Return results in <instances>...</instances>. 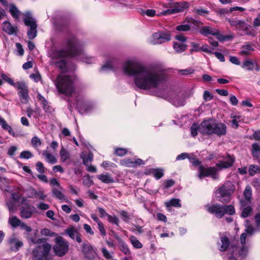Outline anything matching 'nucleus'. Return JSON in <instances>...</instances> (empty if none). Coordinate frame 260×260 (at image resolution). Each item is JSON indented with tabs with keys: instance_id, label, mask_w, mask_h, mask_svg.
<instances>
[{
	"instance_id": "nucleus-1",
	"label": "nucleus",
	"mask_w": 260,
	"mask_h": 260,
	"mask_svg": "<svg viewBox=\"0 0 260 260\" xmlns=\"http://www.w3.org/2000/svg\"><path fill=\"white\" fill-rule=\"evenodd\" d=\"M122 70L124 75L133 78L135 86L142 90L150 91L154 95L168 100L176 107L183 106L191 93L177 94L161 87L165 80V74L157 67L144 65L136 57L126 59Z\"/></svg>"
},
{
	"instance_id": "nucleus-2",
	"label": "nucleus",
	"mask_w": 260,
	"mask_h": 260,
	"mask_svg": "<svg viewBox=\"0 0 260 260\" xmlns=\"http://www.w3.org/2000/svg\"><path fill=\"white\" fill-rule=\"evenodd\" d=\"M65 49L52 50L50 53L52 64L64 72L67 71L66 57H75L77 61L86 64L95 62V58L86 53L84 51L85 42L72 36L67 39L64 42Z\"/></svg>"
},
{
	"instance_id": "nucleus-3",
	"label": "nucleus",
	"mask_w": 260,
	"mask_h": 260,
	"mask_svg": "<svg viewBox=\"0 0 260 260\" xmlns=\"http://www.w3.org/2000/svg\"><path fill=\"white\" fill-rule=\"evenodd\" d=\"M186 158L193 166H199L198 177L200 179L208 177H211L215 180L217 179L218 178L217 172L222 169L228 168L232 166L234 161V159L232 156H228L224 160L217 164L215 167L207 168L201 165V161L196 159L193 154L187 153H182L178 155L176 157V160H183Z\"/></svg>"
},
{
	"instance_id": "nucleus-4",
	"label": "nucleus",
	"mask_w": 260,
	"mask_h": 260,
	"mask_svg": "<svg viewBox=\"0 0 260 260\" xmlns=\"http://www.w3.org/2000/svg\"><path fill=\"white\" fill-rule=\"evenodd\" d=\"M31 242L37 246L31 252V260H51V245L44 239L30 238Z\"/></svg>"
},
{
	"instance_id": "nucleus-5",
	"label": "nucleus",
	"mask_w": 260,
	"mask_h": 260,
	"mask_svg": "<svg viewBox=\"0 0 260 260\" xmlns=\"http://www.w3.org/2000/svg\"><path fill=\"white\" fill-rule=\"evenodd\" d=\"M236 182L227 181L215 191L218 200L222 203H228L231 199V196L236 189Z\"/></svg>"
},
{
	"instance_id": "nucleus-6",
	"label": "nucleus",
	"mask_w": 260,
	"mask_h": 260,
	"mask_svg": "<svg viewBox=\"0 0 260 260\" xmlns=\"http://www.w3.org/2000/svg\"><path fill=\"white\" fill-rule=\"evenodd\" d=\"M56 86L59 92L66 95H70L74 91L73 78L67 75H59Z\"/></svg>"
},
{
	"instance_id": "nucleus-7",
	"label": "nucleus",
	"mask_w": 260,
	"mask_h": 260,
	"mask_svg": "<svg viewBox=\"0 0 260 260\" xmlns=\"http://www.w3.org/2000/svg\"><path fill=\"white\" fill-rule=\"evenodd\" d=\"M205 207L209 213L214 214L218 218H221L225 214L232 215L235 213V208L232 205L223 206L216 203L207 205Z\"/></svg>"
},
{
	"instance_id": "nucleus-8",
	"label": "nucleus",
	"mask_w": 260,
	"mask_h": 260,
	"mask_svg": "<svg viewBox=\"0 0 260 260\" xmlns=\"http://www.w3.org/2000/svg\"><path fill=\"white\" fill-rule=\"evenodd\" d=\"M171 39L170 32L159 31L153 33L148 39V42L152 45H158L169 42Z\"/></svg>"
},
{
	"instance_id": "nucleus-9",
	"label": "nucleus",
	"mask_w": 260,
	"mask_h": 260,
	"mask_svg": "<svg viewBox=\"0 0 260 260\" xmlns=\"http://www.w3.org/2000/svg\"><path fill=\"white\" fill-rule=\"evenodd\" d=\"M24 16V22L25 25L30 27L27 32V36L29 39H33L37 36V25L36 20L29 12L25 13Z\"/></svg>"
},
{
	"instance_id": "nucleus-10",
	"label": "nucleus",
	"mask_w": 260,
	"mask_h": 260,
	"mask_svg": "<svg viewBox=\"0 0 260 260\" xmlns=\"http://www.w3.org/2000/svg\"><path fill=\"white\" fill-rule=\"evenodd\" d=\"M171 6L167 10L161 13L162 15H172L184 11L190 6V4L187 2H174L171 3Z\"/></svg>"
},
{
	"instance_id": "nucleus-11",
	"label": "nucleus",
	"mask_w": 260,
	"mask_h": 260,
	"mask_svg": "<svg viewBox=\"0 0 260 260\" xmlns=\"http://www.w3.org/2000/svg\"><path fill=\"white\" fill-rule=\"evenodd\" d=\"M69 245L67 241L63 240L61 237H58L55 238V245L54 246L53 249L55 253L58 256L64 255L68 251Z\"/></svg>"
},
{
	"instance_id": "nucleus-12",
	"label": "nucleus",
	"mask_w": 260,
	"mask_h": 260,
	"mask_svg": "<svg viewBox=\"0 0 260 260\" xmlns=\"http://www.w3.org/2000/svg\"><path fill=\"white\" fill-rule=\"evenodd\" d=\"M14 87L19 90L18 94L20 97V101L22 103L26 104L28 101V88L26 84L23 82L15 83Z\"/></svg>"
},
{
	"instance_id": "nucleus-13",
	"label": "nucleus",
	"mask_w": 260,
	"mask_h": 260,
	"mask_svg": "<svg viewBox=\"0 0 260 260\" xmlns=\"http://www.w3.org/2000/svg\"><path fill=\"white\" fill-rule=\"evenodd\" d=\"M200 22L192 18H186L182 23L176 27V30L179 31H186L190 30L191 27L198 26Z\"/></svg>"
},
{
	"instance_id": "nucleus-14",
	"label": "nucleus",
	"mask_w": 260,
	"mask_h": 260,
	"mask_svg": "<svg viewBox=\"0 0 260 260\" xmlns=\"http://www.w3.org/2000/svg\"><path fill=\"white\" fill-rule=\"evenodd\" d=\"M215 121L209 119L204 120L199 125V132L203 134H213Z\"/></svg>"
},
{
	"instance_id": "nucleus-15",
	"label": "nucleus",
	"mask_w": 260,
	"mask_h": 260,
	"mask_svg": "<svg viewBox=\"0 0 260 260\" xmlns=\"http://www.w3.org/2000/svg\"><path fill=\"white\" fill-rule=\"evenodd\" d=\"M118 65V59L115 57H110L105 61L101 68V71L105 72L114 71L117 68Z\"/></svg>"
},
{
	"instance_id": "nucleus-16",
	"label": "nucleus",
	"mask_w": 260,
	"mask_h": 260,
	"mask_svg": "<svg viewBox=\"0 0 260 260\" xmlns=\"http://www.w3.org/2000/svg\"><path fill=\"white\" fill-rule=\"evenodd\" d=\"M76 107L82 114L88 112L94 108L93 104L87 103L82 98H78L77 100Z\"/></svg>"
},
{
	"instance_id": "nucleus-17",
	"label": "nucleus",
	"mask_w": 260,
	"mask_h": 260,
	"mask_svg": "<svg viewBox=\"0 0 260 260\" xmlns=\"http://www.w3.org/2000/svg\"><path fill=\"white\" fill-rule=\"evenodd\" d=\"M120 164L125 167H136L144 165V162L140 158H124L120 161Z\"/></svg>"
},
{
	"instance_id": "nucleus-18",
	"label": "nucleus",
	"mask_w": 260,
	"mask_h": 260,
	"mask_svg": "<svg viewBox=\"0 0 260 260\" xmlns=\"http://www.w3.org/2000/svg\"><path fill=\"white\" fill-rule=\"evenodd\" d=\"M229 236L227 233L220 235V239L217 242V246L220 251H225L229 248L230 245Z\"/></svg>"
},
{
	"instance_id": "nucleus-19",
	"label": "nucleus",
	"mask_w": 260,
	"mask_h": 260,
	"mask_svg": "<svg viewBox=\"0 0 260 260\" xmlns=\"http://www.w3.org/2000/svg\"><path fill=\"white\" fill-rule=\"evenodd\" d=\"M245 226V232L241 234L240 238V243L242 245H245L247 237L251 236L254 232L253 228L249 224V222L247 220L246 221Z\"/></svg>"
},
{
	"instance_id": "nucleus-20",
	"label": "nucleus",
	"mask_w": 260,
	"mask_h": 260,
	"mask_svg": "<svg viewBox=\"0 0 260 260\" xmlns=\"http://www.w3.org/2000/svg\"><path fill=\"white\" fill-rule=\"evenodd\" d=\"M243 69H245L248 71H253L255 69L258 71L260 70V67L256 61H253L250 59H246L242 65Z\"/></svg>"
},
{
	"instance_id": "nucleus-21",
	"label": "nucleus",
	"mask_w": 260,
	"mask_h": 260,
	"mask_svg": "<svg viewBox=\"0 0 260 260\" xmlns=\"http://www.w3.org/2000/svg\"><path fill=\"white\" fill-rule=\"evenodd\" d=\"M82 251L85 256L89 258H93L96 255L95 251L89 244H84L82 246Z\"/></svg>"
},
{
	"instance_id": "nucleus-22",
	"label": "nucleus",
	"mask_w": 260,
	"mask_h": 260,
	"mask_svg": "<svg viewBox=\"0 0 260 260\" xmlns=\"http://www.w3.org/2000/svg\"><path fill=\"white\" fill-rule=\"evenodd\" d=\"M3 30L8 35H16L17 32V27L12 25L9 21H5L2 23Z\"/></svg>"
},
{
	"instance_id": "nucleus-23",
	"label": "nucleus",
	"mask_w": 260,
	"mask_h": 260,
	"mask_svg": "<svg viewBox=\"0 0 260 260\" xmlns=\"http://www.w3.org/2000/svg\"><path fill=\"white\" fill-rule=\"evenodd\" d=\"M226 127L224 124L215 122L213 134H215L219 136L224 135L226 134Z\"/></svg>"
},
{
	"instance_id": "nucleus-24",
	"label": "nucleus",
	"mask_w": 260,
	"mask_h": 260,
	"mask_svg": "<svg viewBox=\"0 0 260 260\" xmlns=\"http://www.w3.org/2000/svg\"><path fill=\"white\" fill-rule=\"evenodd\" d=\"M241 215L243 217H248L252 212V209L250 206V203H246L245 200H241Z\"/></svg>"
},
{
	"instance_id": "nucleus-25",
	"label": "nucleus",
	"mask_w": 260,
	"mask_h": 260,
	"mask_svg": "<svg viewBox=\"0 0 260 260\" xmlns=\"http://www.w3.org/2000/svg\"><path fill=\"white\" fill-rule=\"evenodd\" d=\"M28 193L29 197L31 198H38L40 200H44L46 198V195L44 194V191L42 189L37 190L32 189L29 191Z\"/></svg>"
},
{
	"instance_id": "nucleus-26",
	"label": "nucleus",
	"mask_w": 260,
	"mask_h": 260,
	"mask_svg": "<svg viewBox=\"0 0 260 260\" xmlns=\"http://www.w3.org/2000/svg\"><path fill=\"white\" fill-rule=\"evenodd\" d=\"M37 99L40 102V104L42 105V107L45 112L48 113H51L53 109L48 104V102L41 94L38 93L37 95Z\"/></svg>"
},
{
	"instance_id": "nucleus-27",
	"label": "nucleus",
	"mask_w": 260,
	"mask_h": 260,
	"mask_svg": "<svg viewBox=\"0 0 260 260\" xmlns=\"http://www.w3.org/2000/svg\"><path fill=\"white\" fill-rule=\"evenodd\" d=\"M254 50L253 45L250 43H246L241 47L240 54L244 56L249 55Z\"/></svg>"
},
{
	"instance_id": "nucleus-28",
	"label": "nucleus",
	"mask_w": 260,
	"mask_h": 260,
	"mask_svg": "<svg viewBox=\"0 0 260 260\" xmlns=\"http://www.w3.org/2000/svg\"><path fill=\"white\" fill-rule=\"evenodd\" d=\"M66 233L70 236L72 239H76V241L78 243H81L82 239L80 235L78 233L77 229L74 227H71L66 230Z\"/></svg>"
},
{
	"instance_id": "nucleus-29",
	"label": "nucleus",
	"mask_w": 260,
	"mask_h": 260,
	"mask_svg": "<svg viewBox=\"0 0 260 260\" xmlns=\"http://www.w3.org/2000/svg\"><path fill=\"white\" fill-rule=\"evenodd\" d=\"M164 171L161 168L150 169L148 171V174L152 175L156 179L158 180L164 176Z\"/></svg>"
},
{
	"instance_id": "nucleus-30",
	"label": "nucleus",
	"mask_w": 260,
	"mask_h": 260,
	"mask_svg": "<svg viewBox=\"0 0 260 260\" xmlns=\"http://www.w3.org/2000/svg\"><path fill=\"white\" fill-rule=\"evenodd\" d=\"M9 11L11 16L15 19H17L21 15V12L18 10L16 6L13 4L9 5Z\"/></svg>"
},
{
	"instance_id": "nucleus-31",
	"label": "nucleus",
	"mask_w": 260,
	"mask_h": 260,
	"mask_svg": "<svg viewBox=\"0 0 260 260\" xmlns=\"http://www.w3.org/2000/svg\"><path fill=\"white\" fill-rule=\"evenodd\" d=\"M228 21L232 26L235 27L237 30H243L246 23L242 20H232L228 19Z\"/></svg>"
},
{
	"instance_id": "nucleus-32",
	"label": "nucleus",
	"mask_w": 260,
	"mask_h": 260,
	"mask_svg": "<svg viewBox=\"0 0 260 260\" xmlns=\"http://www.w3.org/2000/svg\"><path fill=\"white\" fill-rule=\"evenodd\" d=\"M62 191L63 190L59 189V188H53L52 189V194L54 197L61 201H64L67 202L68 200L66 198V196L62 192Z\"/></svg>"
},
{
	"instance_id": "nucleus-33",
	"label": "nucleus",
	"mask_w": 260,
	"mask_h": 260,
	"mask_svg": "<svg viewBox=\"0 0 260 260\" xmlns=\"http://www.w3.org/2000/svg\"><path fill=\"white\" fill-rule=\"evenodd\" d=\"M200 33L205 36L208 35H215L217 33V29L210 26H204L200 28Z\"/></svg>"
},
{
	"instance_id": "nucleus-34",
	"label": "nucleus",
	"mask_w": 260,
	"mask_h": 260,
	"mask_svg": "<svg viewBox=\"0 0 260 260\" xmlns=\"http://www.w3.org/2000/svg\"><path fill=\"white\" fill-rule=\"evenodd\" d=\"M42 155L47 162L51 164H54L57 162V159L55 156L48 151L45 150L43 151Z\"/></svg>"
},
{
	"instance_id": "nucleus-35",
	"label": "nucleus",
	"mask_w": 260,
	"mask_h": 260,
	"mask_svg": "<svg viewBox=\"0 0 260 260\" xmlns=\"http://www.w3.org/2000/svg\"><path fill=\"white\" fill-rule=\"evenodd\" d=\"M9 180L4 177L0 176V188L2 190L6 191L7 192H11L12 190L9 186Z\"/></svg>"
},
{
	"instance_id": "nucleus-36",
	"label": "nucleus",
	"mask_w": 260,
	"mask_h": 260,
	"mask_svg": "<svg viewBox=\"0 0 260 260\" xmlns=\"http://www.w3.org/2000/svg\"><path fill=\"white\" fill-rule=\"evenodd\" d=\"M242 30L244 31L245 35L251 37H255L257 34V32L247 23L246 24Z\"/></svg>"
},
{
	"instance_id": "nucleus-37",
	"label": "nucleus",
	"mask_w": 260,
	"mask_h": 260,
	"mask_svg": "<svg viewBox=\"0 0 260 260\" xmlns=\"http://www.w3.org/2000/svg\"><path fill=\"white\" fill-rule=\"evenodd\" d=\"M244 199L241 200H245L246 203H251V199L252 196V189L249 185H247L244 192Z\"/></svg>"
},
{
	"instance_id": "nucleus-38",
	"label": "nucleus",
	"mask_w": 260,
	"mask_h": 260,
	"mask_svg": "<svg viewBox=\"0 0 260 260\" xmlns=\"http://www.w3.org/2000/svg\"><path fill=\"white\" fill-rule=\"evenodd\" d=\"M180 200L178 199H172L169 201L165 202V206L169 209L171 207L180 208L181 206Z\"/></svg>"
},
{
	"instance_id": "nucleus-39",
	"label": "nucleus",
	"mask_w": 260,
	"mask_h": 260,
	"mask_svg": "<svg viewBox=\"0 0 260 260\" xmlns=\"http://www.w3.org/2000/svg\"><path fill=\"white\" fill-rule=\"evenodd\" d=\"M97 178L105 183L108 184L114 182L113 177L108 174L99 175L97 176Z\"/></svg>"
},
{
	"instance_id": "nucleus-40",
	"label": "nucleus",
	"mask_w": 260,
	"mask_h": 260,
	"mask_svg": "<svg viewBox=\"0 0 260 260\" xmlns=\"http://www.w3.org/2000/svg\"><path fill=\"white\" fill-rule=\"evenodd\" d=\"M173 48L177 53H182L186 49L187 46L183 43L174 42Z\"/></svg>"
},
{
	"instance_id": "nucleus-41",
	"label": "nucleus",
	"mask_w": 260,
	"mask_h": 260,
	"mask_svg": "<svg viewBox=\"0 0 260 260\" xmlns=\"http://www.w3.org/2000/svg\"><path fill=\"white\" fill-rule=\"evenodd\" d=\"M119 249L122 252L126 255H130L131 254V250L128 248L127 245L124 242H121L120 243L118 244Z\"/></svg>"
},
{
	"instance_id": "nucleus-42",
	"label": "nucleus",
	"mask_w": 260,
	"mask_h": 260,
	"mask_svg": "<svg viewBox=\"0 0 260 260\" xmlns=\"http://www.w3.org/2000/svg\"><path fill=\"white\" fill-rule=\"evenodd\" d=\"M59 154L60 160L63 162L69 159L70 157V153L63 147L60 149Z\"/></svg>"
},
{
	"instance_id": "nucleus-43",
	"label": "nucleus",
	"mask_w": 260,
	"mask_h": 260,
	"mask_svg": "<svg viewBox=\"0 0 260 260\" xmlns=\"http://www.w3.org/2000/svg\"><path fill=\"white\" fill-rule=\"evenodd\" d=\"M129 241L133 246L137 249H140L143 247L142 244L134 236L129 237Z\"/></svg>"
},
{
	"instance_id": "nucleus-44",
	"label": "nucleus",
	"mask_w": 260,
	"mask_h": 260,
	"mask_svg": "<svg viewBox=\"0 0 260 260\" xmlns=\"http://www.w3.org/2000/svg\"><path fill=\"white\" fill-rule=\"evenodd\" d=\"M128 149L125 148L115 147L114 153L118 156H123L128 153Z\"/></svg>"
},
{
	"instance_id": "nucleus-45",
	"label": "nucleus",
	"mask_w": 260,
	"mask_h": 260,
	"mask_svg": "<svg viewBox=\"0 0 260 260\" xmlns=\"http://www.w3.org/2000/svg\"><path fill=\"white\" fill-rule=\"evenodd\" d=\"M252 153L255 157H259L260 156V145L257 143L252 145Z\"/></svg>"
},
{
	"instance_id": "nucleus-46",
	"label": "nucleus",
	"mask_w": 260,
	"mask_h": 260,
	"mask_svg": "<svg viewBox=\"0 0 260 260\" xmlns=\"http://www.w3.org/2000/svg\"><path fill=\"white\" fill-rule=\"evenodd\" d=\"M9 222L12 226L14 228L18 226H20V227L21 223H22L21 221L15 216L10 217L9 220Z\"/></svg>"
},
{
	"instance_id": "nucleus-47",
	"label": "nucleus",
	"mask_w": 260,
	"mask_h": 260,
	"mask_svg": "<svg viewBox=\"0 0 260 260\" xmlns=\"http://www.w3.org/2000/svg\"><path fill=\"white\" fill-rule=\"evenodd\" d=\"M260 172L259 168L256 166L252 165L249 167L248 172L250 175L253 176Z\"/></svg>"
},
{
	"instance_id": "nucleus-48",
	"label": "nucleus",
	"mask_w": 260,
	"mask_h": 260,
	"mask_svg": "<svg viewBox=\"0 0 260 260\" xmlns=\"http://www.w3.org/2000/svg\"><path fill=\"white\" fill-rule=\"evenodd\" d=\"M81 157L83 159V162L84 165L86 166H88L89 162L92 161L93 160V155L90 153L84 155V156L82 155Z\"/></svg>"
},
{
	"instance_id": "nucleus-49",
	"label": "nucleus",
	"mask_w": 260,
	"mask_h": 260,
	"mask_svg": "<svg viewBox=\"0 0 260 260\" xmlns=\"http://www.w3.org/2000/svg\"><path fill=\"white\" fill-rule=\"evenodd\" d=\"M248 252V247L246 245H242L239 250V254L242 257H245Z\"/></svg>"
},
{
	"instance_id": "nucleus-50",
	"label": "nucleus",
	"mask_w": 260,
	"mask_h": 260,
	"mask_svg": "<svg viewBox=\"0 0 260 260\" xmlns=\"http://www.w3.org/2000/svg\"><path fill=\"white\" fill-rule=\"evenodd\" d=\"M83 183L87 187H89L93 184V181L89 175H86L83 177Z\"/></svg>"
},
{
	"instance_id": "nucleus-51",
	"label": "nucleus",
	"mask_w": 260,
	"mask_h": 260,
	"mask_svg": "<svg viewBox=\"0 0 260 260\" xmlns=\"http://www.w3.org/2000/svg\"><path fill=\"white\" fill-rule=\"evenodd\" d=\"M198 131L199 132V125L193 123L190 127L191 136L192 137H196L197 135Z\"/></svg>"
},
{
	"instance_id": "nucleus-52",
	"label": "nucleus",
	"mask_w": 260,
	"mask_h": 260,
	"mask_svg": "<svg viewBox=\"0 0 260 260\" xmlns=\"http://www.w3.org/2000/svg\"><path fill=\"white\" fill-rule=\"evenodd\" d=\"M11 250H17L20 247L23 245V243L21 241L17 240L12 243Z\"/></svg>"
},
{
	"instance_id": "nucleus-53",
	"label": "nucleus",
	"mask_w": 260,
	"mask_h": 260,
	"mask_svg": "<svg viewBox=\"0 0 260 260\" xmlns=\"http://www.w3.org/2000/svg\"><path fill=\"white\" fill-rule=\"evenodd\" d=\"M31 144L35 148H37L41 145V141L38 137L35 136L31 139Z\"/></svg>"
},
{
	"instance_id": "nucleus-54",
	"label": "nucleus",
	"mask_w": 260,
	"mask_h": 260,
	"mask_svg": "<svg viewBox=\"0 0 260 260\" xmlns=\"http://www.w3.org/2000/svg\"><path fill=\"white\" fill-rule=\"evenodd\" d=\"M255 228H253L254 232L260 229V213H257L255 216Z\"/></svg>"
},
{
	"instance_id": "nucleus-55",
	"label": "nucleus",
	"mask_w": 260,
	"mask_h": 260,
	"mask_svg": "<svg viewBox=\"0 0 260 260\" xmlns=\"http://www.w3.org/2000/svg\"><path fill=\"white\" fill-rule=\"evenodd\" d=\"M33 156L32 153L29 151H23L20 155V157L22 158L29 159Z\"/></svg>"
},
{
	"instance_id": "nucleus-56",
	"label": "nucleus",
	"mask_w": 260,
	"mask_h": 260,
	"mask_svg": "<svg viewBox=\"0 0 260 260\" xmlns=\"http://www.w3.org/2000/svg\"><path fill=\"white\" fill-rule=\"evenodd\" d=\"M32 212L26 209H22L21 212V215L25 218H28L31 216Z\"/></svg>"
},
{
	"instance_id": "nucleus-57",
	"label": "nucleus",
	"mask_w": 260,
	"mask_h": 260,
	"mask_svg": "<svg viewBox=\"0 0 260 260\" xmlns=\"http://www.w3.org/2000/svg\"><path fill=\"white\" fill-rule=\"evenodd\" d=\"M102 252L104 257L107 259H112V254L105 247L102 249Z\"/></svg>"
},
{
	"instance_id": "nucleus-58",
	"label": "nucleus",
	"mask_w": 260,
	"mask_h": 260,
	"mask_svg": "<svg viewBox=\"0 0 260 260\" xmlns=\"http://www.w3.org/2000/svg\"><path fill=\"white\" fill-rule=\"evenodd\" d=\"M16 47L17 54L20 56L23 55L24 54V50L23 49L22 45L20 43H17L16 44Z\"/></svg>"
},
{
	"instance_id": "nucleus-59",
	"label": "nucleus",
	"mask_w": 260,
	"mask_h": 260,
	"mask_svg": "<svg viewBox=\"0 0 260 260\" xmlns=\"http://www.w3.org/2000/svg\"><path fill=\"white\" fill-rule=\"evenodd\" d=\"M108 220L112 223L115 224L116 225L118 224L119 220L115 216H112L110 215H107Z\"/></svg>"
},
{
	"instance_id": "nucleus-60",
	"label": "nucleus",
	"mask_w": 260,
	"mask_h": 260,
	"mask_svg": "<svg viewBox=\"0 0 260 260\" xmlns=\"http://www.w3.org/2000/svg\"><path fill=\"white\" fill-rule=\"evenodd\" d=\"M36 169L40 173H43L45 172V168L42 162L39 161L36 164Z\"/></svg>"
},
{
	"instance_id": "nucleus-61",
	"label": "nucleus",
	"mask_w": 260,
	"mask_h": 260,
	"mask_svg": "<svg viewBox=\"0 0 260 260\" xmlns=\"http://www.w3.org/2000/svg\"><path fill=\"white\" fill-rule=\"evenodd\" d=\"M203 98L205 101H209L212 99L213 95L209 91L206 90L204 92Z\"/></svg>"
},
{
	"instance_id": "nucleus-62",
	"label": "nucleus",
	"mask_w": 260,
	"mask_h": 260,
	"mask_svg": "<svg viewBox=\"0 0 260 260\" xmlns=\"http://www.w3.org/2000/svg\"><path fill=\"white\" fill-rule=\"evenodd\" d=\"M50 184L51 185L56 186L59 189L64 190L63 188L60 186L59 182L55 179L52 178L50 181Z\"/></svg>"
},
{
	"instance_id": "nucleus-63",
	"label": "nucleus",
	"mask_w": 260,
	"mask_h": 260,
	"mask_svg": "<svg viewBox=\"0 0 260 260\" xmlns=\"http://www.w3.org/2000/svg\"><path fill=\"white\" fill-rule=\"evenodd\" d=\"M98 229L102 236H105L106 234L103 223L102 222H99Z\"/></svg>"
},
{
	"instance_id": "nucleus-64",
	"label": "nucleus",
	"mask_w": 260,
	"mask_h": 260,
	"mask_svg": "<svg viewBox=\"0 0 260 260\" xmlns=\"http://www.w3.org/2000/svg\"><path fill=\"white\" fill-rule=\"evenodd\" d=\"M253 25L254 27H257L260 26V14H258L257 17L254 18Z\"/></svg>"
}]
</instances>
